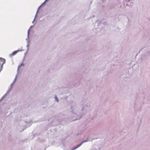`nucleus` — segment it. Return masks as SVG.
Wrapping results in <instances>:
<instances>
[{
    "label": "nucleus",
    "instance_id": "f257e3e1",
    "mask_svg": "<svg viewBox=\"0 0 150 150\" xmlns=\"http://www.w3.org/2000/svg\"><path fill=\"white\" fill-rule=\"evenodd\" d=\"M5 62V59L2 58H0V72L2 69L3 65Z\"/></svg>",
    "mask_w": 150,
    "mask_h": 150
},
{
    "label": "nucleus",
    "instance_id": "f03ea898",
    "mask_svg": "<svg viewBox=\"0 0 150 150\" xmlns=\"http://www.w3.org/2000/svg\"><path fill=\"white\" fill-rule=\"evenodd\" d=\"M19 51H20V50H17L16 51H14L11 54H10V57H12L14 55Z\"/></svg>",
    "mask_w": 150,
    "mask_h": 150
},
{
    "label": "nucleus",
    "instance_id": "7ed1b4c3",
    "mask_svg": "<svg viewBox=\"0 0 150 150\" xmlns=\"http://www.w3.org/2000/svg\"><path fill=\"white\" fill-rule=\"evenodd\" d=\"M84 142H82L80 144H79V145H77L75 148H74L73 149V150H74L76 149L78 147H79L83 144V143Z\"/></svg>",
    "mask_w": 150,
    "mask_h": 150
},
{
    "label": "nucleus",
    "instance_id": "20e7f679",
    "mask_svg": "<svg viewBox=\"0 0 150 150\" xmlns=\"http://www.w3.org/2000/svg\"><path fill=\"white\" fill-rule=\"evenodd\" d=\"M55 98L56 99V100L57 102H59V100L57 98V97H55Z\"/></svg>",
    "mask_w": 150,
    "mask_h": 150
},
{
    "label": "nucleus",
    "instance_id": "39448f33",
    "mask_svg": "<svg viewBox=\"0 0 150 150\" xmlns=\"http://www.w3.org/2000/svg\"><path fill=\"white\" fill-rule=\"evenodd\" d=\"M129 1H130V0H128Z\"/></svg>",
    "mask_w": 150,
    "mask_h": 150
}]
</instances>
